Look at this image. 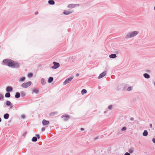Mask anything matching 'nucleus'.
Listing matches in <instances>:
<instances>
[{"instance_id": "a19ab883", "label": "nucleus", "mask_w": 155, "mask_h": 155, "mask_svg": "<svg viewBox=\"0 0 155 155\" xmlns=\"http://www.w3.org/2000/svg\"><path fill=\"white\" fill-rule=\"evenodd\" d=\"M38 12H35V15H37V14H38Z\"/></svg>"}, {"instance_id": "f3484780", "label": "nucleus", "mask_w": 155, "mask_h": 155, "mask_svg": "<svg viewBox=\"0 0 155 155\" xmlns=\"http://www.w3.org/2000/svg\"><path fill=\"white\" fill-rule=\"evenodd\" d=\"M9 114H5L4 115V118L5 119H8L9 117Z\"/></svg>"}, {"instance_id": "f704fd0d", "label": "nucleus", "mask_w": 155, "mask_h": 155, "mask_svg": "<svg viewBox=\"0 0 155 155\" xmlns=\"http://www.w3.org/2000/svg\"><path fill=\"white\" fill-rule=\"evenodd\" d=\"M36 136L37 137L38 139L40 138V136L38 134H36Z\"/></svg>"}, {"instance_id": "cd10ccee", "label": "nucleus", "mask_w": 155, "mask_h": 155, "mask_svg": "<svg viewBox=\"0 0 155 155\" xmlns=\"http://www.w3.org/2000/svg\"><path fill=\"white\" fill-rule=\"evenodd\" d=\"M33 76V74L32 73H29L28 74V76L29 78Z\"/></svg>"}, {"instance_id": "b1692460", "label": "nucleus", "mask_w": 155, "mask_h": 155, "mask_svg": "<svg viewBox=\"0 0 155 155\" xmlns=\"http://www.w3.org/2000/svg\"><path fill=\"white\" fill-rule=\"evenodd\" d=\"M41 83L42 84H45V80L43 79H42L41 80Z\"/></svg>"}, {"instance_id": "e433bc0d", "label": "nucleus", "mask_w": 155, "mask_h": 155, "mask_svg": "<svg viewBox=\"0 0 155 155\" xmlns=\"http://www.w3.org/2000/svg\"><path fill=\"white\" fill-rule=\"evenodd\" d=\"M21 117L22 118H25V116L24 115H22L21 116Z\"/></svg>"}, {"instance_id": "9b49d317", "label": "nucleus", "mask_w": 155, "mask_h": 155, "mask_svg": "<svg viewBox=\"0 0 155 155\" xmlns=\"http://www.w3.org/2000/svg\"><path fill=\"white\" fill-rule=\"evenodd\" d=\"M53 78L52 77H50L49 78H48V83H51V82H52V81H53Z\"/></svg>"}, {"instance_id": "79ce46f5", "label": "nucleus", "mask_w": 155, "mask_h": 155, "mask_svg": "<svg viewBox=\"0 0 155 155\" xmlns=\"http://www.w3.org/2000/svg\"><path fill=\"white\" fill-rule=\"evenodd\" d=\"M79 74L78 73L77 74H76V76H79Z\"/></svg>"}, {"instance_id": "c9c22d12", "label": "nucleus", "mask_w": 155, "mask_h": 155, "mask_svg": "<svg viewBox=\"0 0 155 155\" xmlns=\"http://www.w3.org/2000/svg\"><path fill=\"white\" fill-rule=\"evenodd\" d=\"M45 130V128L44 127H43L41 128V130H42V131H44Z\"/></svg>"}, {"instance_id": "f257e3e1", "label": "nucleus", "mask_w": 155, "mask_h": 155, "mask_svg": "<svg viewBox=\"0 0 155 155\" xmlns=\"http://www.w3.org/2000/svg\"><path fill=\"white\" fill-rule=\"evenodd\" d=\"M3 63L10 67H18V64L13 61L8 59H6L3 61Z\"/></svg>"}, {"instance_id": "c03bdc74", "label": "nucleus", "mask_w": 155, "mask_h": 155, "mask_svg": "<svg viewBox=\"0 0 155 155\" xmlns=\"http://www.w3.org/2000/svg\"><path fill=\"white\" fill-rule=\"evenodd\" d=\"M1 121V118L0 117V122Z\"/></svg>"}, {"instance_id": "9d476101", "label": "nucleus", "mask_w": 155, "mask_h": 155, "mask_svg": "<svg viewBox=\"0 0 155 155\" xmlns=\"http://www.w3.org/2000/svg\"><path fill=\"white\" fill-rule=\"evenodd\" d=\"M76 4H70L68 5V7L70 8H73L75 7Z\"/></svg>"}, {"instance_id": "5701e85b", "label": "nucleus", "mask_w": 155, "mask_h": 155, "mask_svg": "<svg viewBox=\"0 0 155 155\" xmlns=\"http://www.w3.org/2000/svg\"><path fill=\"white\" fill-rule=\"evenodd\" d=\"M32 141L33 142H36L37 140V138L36 137H33L32 139Z\"/></svg>"}, {"instance_id": "c756f323", "label": "nucleus", "mask_w": 155, "mask_h": 155, "mask_svg": "<svg viewBox=\"0 0 155 155\" xmlns=\"http://www.w3.org/2000/svg\"><path fill=\"white\" fill-rule=\"evenodd\" d=\"M145 72H146L147 73H150V70L149 69H146L145 70Z\"/></svg>"}, {"instance_id": "473e14b6", "label": "nucleus", "mask_w": 155, "mask_h": 155, "mask_svg": "<svg viewBox=\"0 0 155 155\" xmlns=\"http://www.w3.org/2000/svg\"><path fill=\"white\" fill-rule=\"evenodd\" d=\"M4 97V96L2 94H0V100L1 99H3Z\"/></svg>"}, {"instance_id": "423d86ee", "label": "nucleus", "mask_w": 155, "mask_h": 155, "mask_svg": "<svg viewBox=\"0 0 155 155\" xmlns=\"http://www.w3.org/2000/svg\"><path fill=\"white\" fill-rule=\"evenodd\" d=\"M106 74V71H105L101 73L98 77V79H101Z\"/></svg>"}, {"instance_id": "4468645a", "label": "nucleus", "mask_w": 155, "mask_h": 155, "mask_svg": "<svg viewBox=\"0 0 155 155\" xmlns=\"http://www.w3.org/2000/svg\"><path fill=\"white\" fill-rule=\"evenodd\" d=\"M110 58H115L117 57L116 55L115 54H112L109 55Z\"/></svg>"}, {"instance_id": "4c0bfd02", "label": "nucleus", "mask_w": 155, "mask_h": 155, "mask_svg": "<svg viewBox=\"0 0 155 155\" xmlns=\"http://www.w3.org/2000/svg\"><path fill=\"white\" fill-rule=\"evenodd\" d=\"M124 155H130V154L128 153L127 152Z\"/></svg>"}, {"instance_id": "58836bf2", "label": "nucleus", "mask_w": 155, "mask_h": 155, "mask_svg": "<svg viewBox=\"0 0 155 155\" xmlns=\"http://www.w3.org/2000/svg\"><path fill=\"white\" fill-rule=\"evenodd\" d=\"M153 142L155 143V138H153L152 139Z\"/></svg>"}, {"instance_id": "6ab92c4d", "label": "nucleus", "mask_w": 155, "mask_h": 155, "mask_svg": "<svg viewBox=\"0 0 155 155\" xmlns=\"http://www.w3.org/2000/svg\"><path fill=\"white\" fill-rule=\"evenodd\" d=\"M48 3L51 5H54V2L52 0H50L48 1Z\"/></svg>"}, {"instance_id": "6e6552de", "label": "nucleus", "mask_w": 155, "mask_h": 155, "mask_svg": "<svg viewBox=\"0 0 155 155\" xmlns=\"http://www.w3.org/2000/svg\"><path fill=\"white\" fill-rule=\"evenodd\" d=\"M42 123L44 125H46L49 124V122L48 120L44 119L42 120Z\"/></svg>"}, {"instance_id": "393cba45", "label": "nucleus", "mask_w": 155, "mask_h": 155, "mask_svg": "<svg viewBox=\"0 0 155 155\" xmlns=\"http://www.w3.org/2000/svg\"><path fill=\"white\" fill-rule=\"evenodd\" d=\"M25 77H22V78H21L20 80H19V81H21V82H23V81H24L25 80Z\"/></svg>"}, {"instance_id": "a18cd8bd", "label": "nucleus", "mask_w": 155, "mask_h": 155, "mask_svg": "<svg viewBox=\"0 0 155 155\" xmlns=\"http://www.w3.org/2000/svg\"><path fill=\"white\" fill-rule=\"evenodd\" d=\"M154 9L155 10V6L154 7Z\"/></svg>"}, {"instance_id": "ddd939ff", "label": "nucleus", "mask_w": 155, "mask_h": 155, "mask_svg": "<svg viewBox=\"0 0 155 155\" xmlns=\"http://www.w3.org/2000/svg\"><path fill=\"white\" fill-rule=\"evenodd\" d=\"M148 133L147 130H144L143 133V135L144 136H147L148 135Z\"/></svg>"}, {"instance_id": "49530a36", "label": "nucleus", "mask_w": 155, "mask_h": 155, "mask_svg": "<svg viewBox=\"0 0 155 155\" xmlns=\"http://www.w3.org/2000/svg\"><path fill=\"white\" fill-rule=\"evenodd\" d=\"M12 106L11 107H10V108H12Z\"/></svg>"}, {"instance_id": "de8ad7c7", "label": "nucleus", "mask_w": 155, "mask_h": 155, "mask_svg": "<svg viewBox=\"0 0 155 155\" xmlns=\"http://www.w3.org/2000/svg\"><path fill=\"white\" fill-rule=\"evenodd\" d=\"M106 111H105L104 112V113H106Z\"/></svg>"}, {"instance_id": "c85d7f7f", "label": "nucleus", "mask_w": 155, "mask_h": 155, "mask_svg": "<svg viewBox=\"0 0 155 155\" xmlns=\"http://www.w3.org/2000/svg\"><path fill=\"white\" fill-rule=\"evenodd\" d=\"M21 95L22 96L24 97L25 96V92H22L21 93Z\"/></svg>"}, {"instance_id": "aec40b11", "label": "nucleus", "mask_w": 155, "mask_h": 155, "mask_svg": "<svg viewBox=\"0 0 155 155\" xmlns=\"http://www.w3.org/2000/svg\"><path fill=\"white\" fill-rule=\"evenodd\" d=\"M87 92V91L85 89H83L81 91V94H86Z\"/></svg>"}, {"instance_id": "0eeeda50", "label": "nucleus", "mask_w": 155, "mask_h": 155, "mask_svg": "<svg viewBox=\"0 0 155 155\" xmlns=\"http://www.w3.org/2000/svg\"><path fill=\"white\" fill-rule=\"evenodd\" d=\"M54 66H52L51 68H58L60 66L59 64L55 62H53Z\"/></svg>"}, {"instance_id": "7c9ffc66", "label": "nucleus", "mask_w": 155, "mask_h": 155, "mask_svg": "<svg viewBox=\"0 0 155 155\" xmlns=\"http://www.w3.org/2000/svg\"><path fill=\"white\" fill-rule=\"evenodd\" d=\"M132 87H129L127 88V91H130L131 90Z\"/></svg>"}, {"instance_id": "2eb2a0df", "label": "nucleus", "mask_w": 155, "mask_h": 155, "mask_svg": "<svg viewBox=\"0 0 155 155\" xmlns=\"http://www.w3.org/2000/svg\"><path fill=\"white\" fill-rule=\"evenodd\" d=\"M145 78H150V75L147 74H144L143 75Z\"/></svg>"}, {"instance_id": "39448f33", "label": "nucleus", "mask_w": 155, "mask_h": 155, "mask_svg": "<svg viewBox=\"0 0 155 155\" xmlns=\"http://www.w3.org/2000/svg\"><path fill=\"white\" fill-rule=\"evenodd\" d=\"M61 117L63 118V119L65 121L68 120L70 118L69 115L68 114H65L63 115Z\"/></svg>"}, {"instance_id": "f8f14e48", "label": "nucleus", "mask_w": 155, "mask_h": 155, "mask_svg": "<svg viewBox=\"0 0 155 155\" xmlns=\"http://www.w3.org/2000/svg\"><path fill=\"white\" fill-rule=\"evenodd\" d=\"M72 12L66 11H64L63 12L64 14L66 15H69Z\"/></svg>"}, {"instance_id": "7ed1b4c3", "label": "nucleus", "mask_w": 155, "mask_h": 155, "mask_svg": "<svg viewBox=\"0 0 155 155\" xmlns=\"http://www.w3.org/2000/svg\"><path fill=\"white\" fill-rule=\"evenodd\" d=\"M31 84V81H28L26 83H24L21 85V87L23 88H27L30 86Z\"/></svg>"}, {"instance_id": "412c9836", "label": "nucleus", "mask_w": 155, "mask_h": 155, "mask_svg": "<svg viewBox=\"0 0 155 155\" xmlns=\"http://www.w3.org/2000/svg\"><path fill=\"white\" fill-rule=\"evenodd\" d=\"M5 96L6 97H10V93L8 92L5 94Z\"/></svg>"}, {"instance_id": "dca6fc26", "label": "nucleus", "mask_w": 155, "mask_h": 155, "mask_svg": "<svg viewBox=\"0 0 155 155\" xmlns=\"http://www.w3.org/2000/svg\"><path fill=\"white\" fill-rule=\"evenodd\" d=\"M20 97V94L19 92H17L15 96V97L17 98H19Z\"/></svg>"}, {"instance_id": "20e7f679", "label": "nucleus", "mask_w": 155, "mask_h": 155, "mask_svg": "<svg viewBox=\"0 0 155 155\" xmlns=\"http://www.w3.org/2000/svg\"><path fill=\"white\" fill-rule=\"evenodd\" d=\"M74 78L73 76H71L70 78L67 79L63 83L64 85H66L68 83L70 82Z\"/></svg>"}, {"instance_id": "f03ea898", "label": "nucleus", "mask_w": 155, "mask_h": 155, "mask_svg": "<svg viewBox=\"0 0 155 155\" xmlns=\"http://www.w3.org/2000/svg\"><path fill=\"white\" fill-rule=\"evenodd\" d=\"M138 33V31H135L129 33L127 35V38H131L136 35Z\"/></svg>"}, {"instance_id": "1a4fd4ad", "label": "nucleus", "mask_w": 155, "mask_h": 155, "mask_svg": "<svg viewBox=\"0 0 155 155\" xmlns=\"http://www.w3.org/2000/svg\"><path fill=\"white\" fill-rule=\"evenodd\" d=\"M6 91L7 92H11L12 91V88L10 86L6 88Z\"/></svg>"}, {"instance_id": "72a5a7b5", "label": "nucleus", "mask_w": 155, "mask_h": 155, "mask_svg": "<svg viewBox=\"0 0 155 155\" xmlns=\"http://www.w3.org/2000/svg\"><path fill=\"white\" fill-rule=\"evenodd\" d=\"M112 105H110L108 107V109L109 110H111L112 109Z\"/></svg>"}, {"instance_id": "ea45409f", "label": "nucleus", "mask_w": 155, "mask_h": 155, "mask_svg": "<svg viewBox=\"0 0 155 155\" xmlns=\"http://www.w3.org/2000/svg\"><path fill=\"white\" fill-rule=\"evenodd\" d=\"M152 124H150V127L151 128H152Z\"/></svg>"}, {"instance_id": "37998d69", "label": "nucleus", "mask_w": 155, "mask_h": 155, "mask_svg": "<svg viewBox=\"0 0 155 155\" xmlns=\"http://www.w3.org/2000/svg\"><path fill=\"white\" fill-rule=\"evenodd\" d=\"M84 130V128H81V130Z\"/></svg>"}, {"instance_id": "a878e982", "label": "nucleus", "mask_w": 155, "mask_h": 155, "mask_svg": "<svg viewBox=\"0 0 155 155\" xmlns=\"http://www.w3.org/2000/svg\"><path fill=\"white\" fill-rule=\"evenodd\" d=\"M11 104V102L9 101H6V104L7 105L9 106Z\"/></svg>"}, {"instance_id": "bb28decb", "label": "nucleus", "mask_w": 155, "mask_h": 155, "mask_svg": "<svg viewBox=\"0 0 155 155\" xmlns=\"http://www.w3.org/2000/svg\"><path fill=\"white\" fill-rule=\"evenodd\" d=\"M129 152L130 153H132L133 152V149L132 148H131L129 150Z\"/></svg>"}, {"instance_id": "a211bd4d", "label": "nucleus", "mask_w": 155, "mask_h": 155, "mask_svg": "<svg viewBox=\"0 0 155 155\" xmlns=\"http://www.w3.org/2000/svg\"><path fill=\"white\" fill-rule=\"evenodd\" d=\"M57 112H51L50 114L49 115L51 116H53L57 114Z\"/></svg>"}, {"instance_id": "4be33fe9", "label": "nucleus", "mask_w": 155, "mask_h": 155, "mask_svg": "<svg viewBox=\"0 0 155 155\" xmlns=\"http://www.w3.org/2000/svg\"><path fill=\"white\" fill-rule=\"evenodd\" d=\"M39 92L38 90L35 89L33 90V92L37 94Z\"/></svg>"}, {"instance_id": "2f4dec72", "label": "nucleus", "mask_w": 155, "mask_h": 155, "mask_svg": "<svg viewBox=\"0 0 155 155\" xmlns=\"http://www.w3.org/2000/svg\"><path fill=\"white\" fill-rule=\"evenodd\" d=\"M127 128L126 127H124L121 129V130L123 131L125 130H126Z\"/></svg>"}]
</instances>
